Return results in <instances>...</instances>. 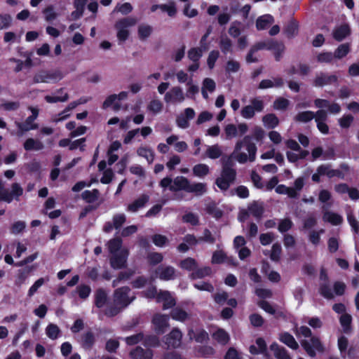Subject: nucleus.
<instances>
[{
	"label": "nucleus",
	"instance_id": "nucleus-19",
	"mask_svg": "<svg viewBox=\"0 0 359 359\" xmlns=\"http://www.w3.org/2000/svg\"><path fill=\"white\" fill-rule=\"evenodd\" d=\"M88 0H74L73 5L75 11L71 13L72 20L80 19L84 13L85 7Z\"/></svg>",
	"mask_w": 359,
	"mask_h": 359
},
{
	"label": "nucleus",
	"instance_id": "nucleus-62",
	"mask_svg": "<svg viewBox=\"0 0 359 359\" xmlns=\"http://www.w3.org/2000/svg\"><path fill=\"white\" fill-rule=\"evenodd\" d=\"M282 248L278 243H276L272 245L270 259L274 262H278L280 259Z\"/></svg>",
	"mask_w": 359,
	"mask_h": 359
},
{
	"label": "nucleus",
	"instance_id": "nucleus-7",
	"mask_svg": "<svg viewBox=\"0 0 359 359\" xmlns=\"http://www.w3.org/2000/svg\"><path fill=\"white\" fill-rule=\"evenodd\" d=\"M151 323L154 326V331L157 334H164L170 327L169 316L156 313L154 315Z\"/></svg>",
	"mask_w": 359,
	"mask_h": 359
},
{
	"label": "nucleus",
	"instance_id": "nucleus-56",
	"mask_svg": "<svg viewBox=\"0 0 359 359\" xmlns=\"http://www.w3.org/2000/svg\"><path fill=\"white\" fill-rule=\"evenodd\" d=\"M203 49L191 48L187 53L188 58L192 62H199L203 55Z\"/></svg>",
	"mask_w": 359,
	"mask_h": 359
},
{
	"label": "nucleus",
	"instance_id": "nucleus-32",
	"mask_svg": "<svg viewBox=\"0 0 359 359\" xmlns=\"http://www.w3.org/2000/svg\"><path fill=\"white\" fill-rule=\"evenodd\" d=\"M170 317L180 322H184L189 317V313L180 307H175L170 311Z\"/></svg>",
	"mask_w": 359,
	"mask_h": 359
},
{
	"label": "nucleus",
	"instance_id": "nucleus-34",
	"mask_svg": "<svg viewBox=\"0 0 359 359\" xmlns=\"http://www.w3.org/2000/svg\"><path fill=\"white\" fill-rule=\"evenodd\" d=\"M137 154L138 156L146 158L149 163H151L154 160V152L149 147H139L137 150Z\"/></svg>",
	"mask_w": 359,
	"mask_h": 359
},
{
	"label": "nucleus",
	"instance_id": "nucleus-45",
	"mask_svg": "<svg viewBox=\"0 0 359 359\" xmlns=\"http://www.w3.org/2000/svg\"><path fill=\"white\" fill-rule=\"evenodd\" d=\"M210 172L208 165L203 163H198L194 166L193 173L195 176L198 177H203L207 175Z\"/></svg>",
	"mask_w": 359,
	"mask_h": 359
},
{
	"label": "nucleus",
	"instance_id": "nucleus-58",
	"mask_svg": "<svg viewBox=\"0 0 359 359\" xmlns=\"http://www.w3.org/2000/svg\"><path fill=\"white\" fill-rule=\"evenodd\" d=\"M161 10L166 12L170 17H175L177 14V8L174 1H170L168 4H161Z\"/></svg>",
	"mask_w": 359,
	"mask_h": 359
},
{
	"label": "nucleus",
	"instance_id": "nucleus-25",
	"mask_svg": "<svg viewBox=\"0 0 359 359\" xmlns=\"http://www.w3.org/2000/svg\"><path fill=\"white\" fill-rule=\"evenodd\" d=\"M15 123L19 130V135H22L24 133L30 130L38 128V124L34 123V121L29 116H28L23 123L16 122Z\"/></svg>",
	"mask_w": 359,
	"mask_h": 359
},
{
	"label": "nucleus",
	"instance_id": "nucleus-28",
	"mask_svg": "<svg viewBox=\"0 0 359 359\" xmlns=\"http://www.w3.org/2000/svg\"><path fill=\"white\" fill-rule=\"evenodd\" d=\"M279 340L293 350H297L299 348V344L294 337L287 332L281 333L279 336Z\"/></svg>",
	"mask_w": 359,
	"mask_h": 359
},
{
	"label": "nucleus",
	"instance_id": "nucleus-14",
	"mask_svg": "<svg viewBox=\"0 0 359 359\" xmlns=\"http://www.w3.org/2000/svg\"><path fill=\"white\" fill-rule=\"evenodd\" d=\"M96 341L95 336L90 330L81 334L79 343L85 350H90L94 346Z\"/></svg>",
	"mask_w": 359,
	"mask_h": 359
},
{
	"label": "nucleus",
	"instance_id": "nucleus-5",
	"mask_svg": "<svg viewBox=\"0 0 359 359\" xmlns=\"http://www.w3.org/2000/svg\"><path fill=\"white\" fill-rule=\"evenodd\" d=\"M137 20L134 17H126L121 18L116 22L114 27L117 30V38L121 41H125L129 36L128 27H133L136 25Z\"/></svg>",
	"mask_w": 359,
	"mask_h": 359
},
{
	"label": "nucleus",
	"instance_id": "nucleus-10",
	"mask_svg": "<svg viewBox=\"0 0 359 359\" xmlns=\"http://www.w3.org/2000/svg\"><path fill=\"white\" fill-rule=\"evenodd\" d=\"M165 102H182L184 100L183 90L180 86L172 87L164 96Z\"/></svg>",
	"mask_w": 359,
	"mask_h": 359
},
{
	"label": "nucleus",
	"instance_id": "nucleus-61",
	"mask_svg": "<svg viewBox=\"0 0 359 359\" xmlns=\"http://www.w3.org/2000/svg\"><path fill=\"white\" fill-rule=\"evenodd\" d=\"M219 57V52L217 50H211L209 53L207 65L210 69H212L215 66V62Z\"/></svg>",
	"mask_w": 359,
	"mask_h": 359
},
{
	"label": "nucleus",
	"instance_id": "nucleus-59",
	"mask_svg": "<svg viewBox=\"0 0 359 359\" xmlns=\"http://www.w3.org/2000/svg\"><path fill=\"white\" fill-rule=\"evenodd\" d=\"M76 292L79 297L82 299H87L91 292V288L89 285L81 284L76 287Z\"/></svg>",
	"mask_w": 359,
	"mask_h": 359
},
{
	"label": "nucleus",
	"instance_id": "nucleus-30",
	"mask_svg": "<svg viewBox=\"0 0 359 359\" xmlns=\"http://www.w3.org/2000/svg\"><path fill=\"white\" fill-rule=\"evenodd\" d=\"M264 126L269 129H273L279 125V119L275 114L270 113L262 117Z\"/></svg>",
	"mask_w": 359,
	"mask_h": 359
},
{
	"label": "nucleus",
	"instance_id": "nucleus-23",
	"mask_svg": "<svg viewBox=\"0 0 359 359\" xmlns=\"http://www.w3.org/2000/svg\"><path fill=\"white\" fill-rule=\"evenodd\" d=\"M273 22V17L269 14L259 16L256 20V28L257 30H264L269 27Z\"/></svg>",
	"mask_w": 359,
	"mask_h": 359
},
{
	"label": "nucleus",
	"instance_id": "nucleus-37",
	"mask_svg": "<svg viewBox=\"0 0 359 359\" xmlns=\"http://www.w3.org/2000/svg\"><path fill=\"white\" fill-rule=\"evenodd\" d=\"M99 190L94 189L92 191L86 190L81 194V198L88 203H93L98 199Z\"/></svg>",
	"mask_w": 359,
	"mask_h": 359
},
{
	"label": "nucleus",
	"instance_id": "nucleus-52",
	"mask_svg": "<svg viewBox=\"0 0 359 359\" xmlns=\"http://www.w3.org/2000/svg\"><path fill=\"white\" fill-rule=\"evenodd\" d=\"M151 240L153 243L159 248L165 246L169 242L168 238L165 236L159 233L153 235Z\"/></svg>",
	"mask_w": 359,
	"mask_h": 359
},
{
	"label": "nucleus",
	"instance_id": "nucleus-11",
	"mask_svg": "<svg viewBox=\"0 0 359 359\" xmlns=\"http://www.w3.org/2000/svg\"><path fill=\"white\" fill-rule=\"evenodd\" d=\"M128 252L121 251L119 253H114L110 258V265L114 269H121L126 267Z\"/></svg>",
	"mask_w": 359,
	"mask_h": 359
},
{
	"label": "nucleus",
	"instance_id": "nucleus-27",
	"mask_svg": "<svg viewBox=\"0 0 359 359\" xmlns=\"http://www.w3.org/2000/svg\"><path fill=\"white\" fill-rule=\"evenodd\" d=\"M108 297L103 288H98L95 292L94 304L97 308H102L107 302Z\"/></svg>",
	"mask_w": 359,
	"mask_h": 359
},
{
	"label": "nucleus",
	"instance_id": "nucleus-54",
	"mask_svg": "<svg viewBox=\"0 0 359 359\" xmlns=\"http://www.w3.org/2000/svg\"><path fill=\"white\" fill-rule=\"evenodd\" d=\"M20 104L18 101H7L0 104V110L14 111L20 108Z\"/></svg>",
	"mask_w": 359,
	"mask_h": 359
},
{
	"label": "nucleus",
	"instance_id": "nucleus-60",
	"mask_svg": "<svg viewBox=\"0 0 359 359\" xmlns=\"http://www.w3.org/2000/svg\"><path fill=\"white\" fill-rule=\"evenodd\" d=\"M43 13L45 15V20L50 22L55 20L57 17V14L54 11V6L49 5L43 10Z\"/></svg>",
	"mask_w": 359,
	"mask_h": 359
},
{
	"label": "nucleus",
	"instance_id": "nucleus-12",
	"mask_svg": "<svg viewBox=\"0 0 359 359\" xmlns=\"http://www.w3.org/2000/svg\"><path fill=\"white\" fill-rule=\"evenodd\" d=\"M195 111L190 107L186 108L184 111V114H180L177 116L176 123L180 128H187L189 126V121L193 119L195 116Z\"/></svg>",
	"mask_w": 359,
	"mask_h": 359
},
{
	"label": "nucleus",
	"instance_id": "nucleus-46",
	"mask_svg": "<svg viewBox=\"0 0 359 359\" xmlns=\"http://www.w3.org/2000/svg\"><path fill=\"white\" fill-rule=\"evenodd\" d=\"M298 32V23L294 20L290 21L284 29V32L288 38L294 37Z\"/></svg>",
	"mask_w": 359,
	"mask_h": 359
},
{
	"label": "nucleus",
	"instance_id": "nucleus-6",
	"mask_svg": "<svg viewBox=\"0 0 359 359\" xmlns=\"http://www.w3.org/2000/svg\"><path fill=\"white\" fill-rule=\"evenodd\" d=\"M250 103L251 104L243 107L241 111V116L247 119L253 118L255 111L261 112L264 108V102L259 98L256 97L252 99Z\"/></svg>",
	"mask_w": 359,
	"mask_h": 359
},
{
	"label": "nucleus",
	"instance_id": "nucleus-2",
	"mask_svg": "<svg viewBox=\"0 0 359 359\" xmlns=\"http://www.w3.org/2000/svg\"><path fill=\"white\" fill-rule=\"evenodd\" d=\"M130 292V288L128 286L116 289L113 294L114 305L107 309L105 314L109 317H114L118 315L123 309L128 307L135 299V297H129Z\"/></svg>",
	"mask_w": 359,
	"mask_h": 359
},
{
	"label": "nucleus",
	"instance_id": "nucleus-21",
	"mask_svg": "<svg viewBox=\"0 0 359 359\" xmlns=\"http://www.w3.org/2000/svg\"><path fill=\"white\" fill-rule=\"evenodd\" d=\"M351 34V28L348 24H343L333 32V37L337 41H341Z\"/></svg>",
	"mask_w": 359,
	"mask_h": 359
},
{
	"label": "nucleus",
	"instance_id": "nucleus-38",
	"mask_svg": "<svg viewBox=\"0 0 359 359\" xmlns=\"http://www.w3.org/2000/svg\"><path fill=\"white\" fill-rule=\"evenodd\" d=\"M60 329L55 324L50 323L46 328V334L50 339H57L60 337Z\"/></svg>",
	"mask_w": 359,
	"mask_h": 359
},
{
	"label": "nucleus",
	"instance_id": "nucleus-39",
	"mask_svg": "<svg viewBox=\"0 0 359 359\" xmlns=\"http://www.w3.org/2000/svg\"><path fill=\"white\" fill-rule=\"evenodd\" d=\"M339 322L345 333L348 334L351 331L352 317L350 314H342L339 318Z\"/></svg>",
	"mask_w": 359,
	"mask_h": 359
},
{
	"label": "nucleus",
	"instance_id": "nucleus-49",
	"mask_svg": "<svg viewBox=\"0 0 359 359\" xmlns=\"http://www.w3.org/2000/svg\"><path fill=\"white\" fill-rule=\"evenodd\" d=\"M117 100V95L116 94H112L109 95L106 100L104 101L102 104V108L107 109L109 107H111L114 104V109L117 111L119 110L121 108V104L118 102H115V101Z\"/></svg>",
	"mask_w": 359,
	"mask_h": 359
},
{
	"label": "nucleus",
	"instance_id": "nucleus-20",
	"mask_svg": "<svg viewBox=\"0 0 359 359\" xmlns=\"http://www.w3.org/2000/svg\"><path fill=\"white\" fill-rule=\"evenodd\" d=\"M271 46L272 48H269V50L273 52L276 61L279 62L285 50L284 43L282 41L271 39Z\"/></svg>",
	"mask_w": 359,
	"mask_h": 359
},
{
	"label": "nucleus",
	"instance_id": "nucleus-44",
	"mask_svg": "<svg viewBox=\"0 0 359 359\" xmlns=\"http://www.w3.org/2000/svg\"><path fill=\"white\" fill-rule=\"evenodd\" d=\"M152 33V27L150 25H140L138 27L137 29V34L138 37L141 41H144L148 37L150 36V35Z\"/></svg>",
	"mask_w": 359,
	"mask_h": 359
},
{
	"label": "nucleus",
	"instance_id": "nucleus-36",
	"mask_svg": "<svg viewBox=\"0 0 359 359\" xmlns=\"http://www.w3.org/2000/svg\"><path fill=\"white\" fill-rule=\"evenodd\" d=\"M219 46L222 53L224 55L231 53L233 52V43L231 40L227 36L222 37L219 41Z\"/></svg>",
	"mask_w": 359,
	"mask_h": 359
},
{
	"label": "nucleus",
	"instance_id": "nucleus-24",
	"mask_svg": "<svg viewBox=\"0 0 359 359\" xmlns=\"http://www.w3.org/2000/svg\"><path fill=\"white\" fill-rule=\"evenodd\" d=\"M188 336L190 339H194L197 343H203L209 339V335L208 332L203 330H199L196 332L194 331L192 328L188 330Z\"/></svg>",
	"mask_w": 359,
	"mask_h": 359
},
{
	"label": "nucleus",
	"instance_id": "nucleus-22",
	"mask_svg": "<svg viewBox=\"0 0 359 359\" xmlns=\"http://www.w3.org/2000/svg\"><path fill=\"white\" fill-rule=\"evenodd\" d=\"M55 79H57L56 73H49L46 71H41L34 76L33 83H48L50 81Z\"/></svg>",
	"mask_w": 359,
	"mask_h": 359
},
{
	"label": "nucleus",
	"instance_id": "nucleus-47",
	"mask_svg": "<svg viewBox=\"0 0 359 359\" xmlns=\"http://www.w3.org/2000/svg\"><path fill=\"white\" fill-rule=\"evenodd\" d=\"M350 51L348 43H342L339 45L333 53L334 58L341 59L346 57Z\"/></svg>",
	"mask_w": 359,
	"mask_h": 359
},
{
	"label": "nucleus",
	"instance_id": "nucleus-55",
	"mask_svg": "<svg viewBox=\"0 0 359 359\" xmlns=\"http://www.w3.org/2000/svg\"><path fill=\"white\" fill-rule=\"evenodd\" d=\"M122 246V240L120 238L111 239L108 243V248L111 254L116 253Z\"/></svg>",
	"mask_w": 359,
	"mask_h": 359
},
{
	"label": "nucleus",
	"instance_id": "nucleus-13",
	"mask_svg": "<svg viewBox=\"0 0 359 359\" xmlns=\"http://www.w3.org/2000/svg\"><path fill=\"white\" fill-rule=\"evenodd\" d=\"M150 197L148 194H143L139 198L135 199L133 202L128 204L127 206V211L130 212H136L140 209L143 208L146 204L149 201Z\"/></svg>",
	"mask_w": 359,
	"mask_h": 359
},
{
	"label": "nucleus",
	"instance_id": "nucleus-41",
	"mask_svg": "<svg viewBox=\"0 0 359 359\" xmlns=\"http://www.w3.org/2000/svg\"><path fill=\"white\" fill-rule=\"evenodd\" d=\"M147 259L150 266H156L163 262V256L161 252H149L147 256Z\"/></svg>",
	"mask_w": 359,
	"mask_h": 359
},
{
	"label": "nucleus",
	"instance_id": "nucleus-4",
	"mask_svg": "<svg viewBox=\"0 0 359 359\" xmlns=\"http://www.w3.org/2000/svg\"><path fill=\"white\" fill-rule=\"evenodd\" d=\"M232 165L231 160L228 158L223 163L221 177H217L215 180L216 185L222 191L228 190L231 184L236 180V171L231 168Z\"/></svg>",
	"mask_w": 359,
	"mask_h": 359
},
{
	"label": "nucleus",
	"instance_id": "nucleus-9",
	"mask_svg": "<svg viewBox=\"0 0 359 359\" xmlns=\"http://www.w3.org/2000/svg\"><path fill=\"white\" fill-rule=\"evenodd\" d=\"M182 333L178 328H173L171 332L165 337V344L168 348H178L182 343Z\"/></svg>",
	"mask_w": 359,
	"mask_h": 359
},
{
	"label": "nucleus",
	"instance_id": "nucleus-3",
	"mask_svg": "<svg viewBox=\"0 0 359 359\" xmlns=\"http://www.w3.org/2000/svg\"><path fill=\"white\" fill-rule=\"evenodd\" d=\"M264 130L259 126H255L252 130V135H245L242 140L238 141L235 146V152H238L243 147H246L249 154V161L252 162L255 160L257 147L254 142H252L254 138L257 142L262 141L264 137Z\"/></svg>",
	"mask_w": 359,
	"mask_h": 359
},
{
	"label": "nucleus",
	"instance_id": "nucleus-53",
	"mask_svg": "<svg viewBox=\"0 0 359 359\" xmlns=\"http://www.w3.org/2000/svg\"><path fill=\"white\" fill-rule=\"evenodd\" d=\"M319 292L323 297L327 299H332L334 298V294L328 283H320L319 287Z\"/></svg>",
	"mask_w": 359,
	"mask_h": 359
},
{
	"label": "nucleus",
	"instance_id": "nucleus-16",
	"mask_svg": "<svg viewBox=\"0 0 359 359\" xmlns=\"http://www.w3.org/2000/svg\"><path fill=\"white\" fill-rule=\"evenodd\" d=\"M189 180L184 176H177L172 180V186L170 187V191L172 192H178L180 191H184L187 192Z\"/></svg>",
	"mask_w": 359,
	"mask_h": 359
},
{
	"label": "nucleus",
	"instance_id": "nucleus-29",
	"mask_svg": "<svg viewBox=\"0 0 359 359\" xmlns=\"http://www.w3.org/2000/svg\"><path fill=\"white\" fill-rule=\"evenodd\" d=\"M207 191L206 184L201 182H196L191 184L189 181L187 192L193 193L196 196H202Z\"/></svg>",
	"mask_w": 359,
	"mask_h": 359
},
{
	"label": "nucleus",
	"instance_id": "nucleus-48",
	"mask_svg": "<svg viewBox=\"0 0 359 359\" xmlns=\"http://www.w3.org/2000/svg\"><path fill=\"white\" fill-rule=\"evenodd\" d=\"M210 274L211 268L209 266H205L194 270L191 274V278L192 279L203 278L205 276H210Z\"/></svg>",
	"mask_w": 359,
	"mask_h": 359
},
{
	"label": "nucleus",
	"instance_id": "nucleus-1",
	"mask_svg": "<svg viewBox=\"0 0 359 359\" xmlns=\"http://www.w3.org/2000/svg\"><path fill=\"white\" fill-rule=\"evenodd\" d=\"M297 334H301L305 338H310L309 340L302 339L300 344L307 355L313 358L316 356V352L323 353L325 350L324 344L319 337L312 334L311 330L307 326L302 325L297 331Z\"/></svg>",
	"mask_w": 359,
	"mask_h": 359
},
{
	"label": "nucleus",
	"instance_id": "nucleus-18",
	"mask_svg": "<svg viewBox=\"0 0 359 359\" xmlns=\"http://www.w3.org/2000/svg\"><path fill=\"white\" fill-rule=\"evenodd\" d=\"M269 348L276 359H292L287 350L275 341L270 345Z\"/></svg>",
	"mask_w": 359,
	"mask_h": 359
},
{
	"label": "nucleus",
	"instance_id": "nucleus-50",
	"mask_svg": "<svg viewBox=\"0 0 359 359\" xmlns=\"http://www.w3.org/2000/svg\"><path fill=\"white\" fill-rule=\"evenodd\" d=\"M161 296L163 299V309H173L176 302L175 299L170 297V293L168 291H165L161 293Z\"/></svg>",
	"mask_w": 359,
	"mask_h": 359
},
{
	"label": "nucleus",
	"instance_id": "nucleus-63",
	"mask_svg": "<svg viewBox=\"0 0 359 359\" xmlns=\"http://www.w3.org/2000/svg\"><path fill=\"white\" fill-rule=\"evenodd\" d=\"M144 339L143 332H139L135 334L126 337L125 341L129 346H133L142 341Z\"/></svg>",
	"mask_w": 359,
	"mask_h": 359
},
{
	"label": "nucleus",
	"instance_id": "nucleus-17",
	"mask_svg": "<svg viewBox=\"0 0 359 359\" xmlns=\"http://www.w3.org/2000/svg\"><path fill=\"white\" fill-rule=\"evenodd\" d=\"M130 356L133 359H152L153 351L151 349H144L137 346L130 352Z\"/></svg>",
	"mask_w": 359,
	"mask_h": 359
},
{
	"label": "nucleus",
	"instance_id": "nucleus-42",
	"mask_svg": "<svg viewBox=\"0 0 359 359\" xmlns=\"http://www.w3.org/2000/svg\"><path fill=\"white\" fill-rule=\"evenodd\" d=\"M323 219L330 222L332 225H339L343 221L341 216H340L337 213L332 212H327L326 213H325L323 216Z\"/></svg>",
	"mask_w": 359,
	"mask_h": 359
},
{
	"label": "nucleus",
	"instance_id": "nucleus-8",
	"mask_svg": "<svg viewBox=\"0 0 359 359\" xmlns=\"http://www.w3.org/2000/svg\"><path fill=\"white\" fill-rule=\"evenodd\" d=\"M337 82V76L334 74L329 75L325 72H320L316 75L313 81V86L318 88H323L325 86L336 84Z\"/></svg>",
	"mask_w": 359,
	"mask_h": 359
},
{
	"label": "nucleus",
	"instance_id": "nucleus-51",
	"mask_svg": "<svg viewBox=\"0 0 359 359\" xmlns=\"http://www.w3.org/2000/svg\"><path fill=\"white\" fill-rule=\"evenodd\" d=\"M180 266L187 271H194L197 266V262L194 258L187 257L180 262Z\"/></svg>",
	"mask_w": 359,
	"mask_h": 359
},
{
	"label": "nucleus",
	"instance_id": "nucleus-40",
	"mask_svg": "<svg viewBox=\"0 0 359 359\" xmlns=\"http://www.w3.org/2000/svg\"><path fill=\"white\" fill-rule=\"evenodd\" d=\"M143 345L145 347H158L160 345L159 338L154 334L144 335L142 340Z\"/></svg>",
	"mask_w": 359,
	"mask_h": 359
},
{
	"label": "nucleus",
	"instance_id": "nucleus-33",
	"mask_svg": "<svg viewBox=\"0 0 359 359\" xmlns=\"http://www.w3.org/2000/svg\"><path fill=\"white\" fill-rule=\"evenodd\" d=\"M222 154V151L220 147L218 144H214L208 147L203 158L208 157L211 159H217L219 158Z\"/></svg>",
	"mask_w": 359,
	"mask_h": 359
},
{
	"label": "nucleus",
	"instance_id": "nucleus-57",
	"mask_svg": "<svg viewBox=\"0 0 359 359\" xmlns=\"http://www.w3.org/2000/svg\"><path fill=\"white\" fill-rule=\"evenodd\" d=\"M292 226V221L290 218H285L280 220L278 226V230L279 232L283 233L290 230Z\"/></svg>",
	"mask_w": 359,
	"mask_h": 359
},
{
	"label": "nucleus",
	"instance_id": "nucleus-31",
	"mask_svg": "<svg viewBox=\"0 0 359 359\" xmlns=\"http://www.w3.org/2000/svg\"><path fill=\"white\" fill-rule=\"evenodd\" d=\"M212 338L222 345L227 344L230 340L229 334L222 328H218L213 332Z\"/></svg>",
	"mask_w": 359,
	"mask_h": 359
},
{
	"label": "nucleus",
	"instance_id": "nucleus-43",
	"mask_svg": "<svg viewBox=\"0 0 359 359\" xmlns=\"http://www.w3.org/2000/svg\"><path fill=\"white\" fill-rule=\"evenodd\" d=\"M315 117V113L311 111H304L299 112L294 117L297 122L307 123L311 121Z\"/></svg>",
	"mask_w": 359,
	"mask_h": 359
},
{
	"label": "nucleus",
	"instance_id": "nucleus-35",
	"mask_svg": "<svg viewBox=\"0 0 359 359\" xmlns=\"http://www.w3.org/2000/svg\"><path fill=\"white\" fill-rule=\"evenodd\" d=\"M248 210L250 214L258 220L262 218L264 212V207L259 205L257 201H254L248 206Z\"/></svg>",
	"mask_w": 359,
	"mask_h": 359
},
{
	"label": "nucleus",
	"instance_id": "nucleus-64",
	"mask_svg": "<svg viewBox=\"0 0 359 359\" xmlns=\"http://www.w3.org/2000/svg\"><path fill=\"white\" fill-rule=\"evenodd\" d=\"M334 58L331 52H322L317 55V61L320 63H331Z\"/></svg>",
	"mask_w": 359,
	"mask_h": 359
},
{
	"label": "nucleus",
	"instance_id": "nucleus-26",
	"mask_svg": "<svg viewBox=\"0 0 359 359\" xmlns=\"http://www.w3.org/2000/svg\"><path fill=\"white\" fill-rule=\"evenodd\" d=\"M23 147L27 151H40L43 149L44 145L40 140L29 137L25 141Z\"/></svg>",
	"mask_w": 359,
	"mask_h": 359
},
{
	"label": "nucleus",
	"instance_id": "nucleus-15",
	"mask_svg": "<svg viewBox=\"0 0 359 359\" xmlns=\"http://www.w3.org/2000/svg\"><path fill=\"white\" fill-rule=\"evenodd\" d=\"M156 273L162 280H170L175 278V269L171 266H159L156 270Z\"/></svg>",
	"mask_w": 359,
	"mask_h": 359
}]
</instances>
